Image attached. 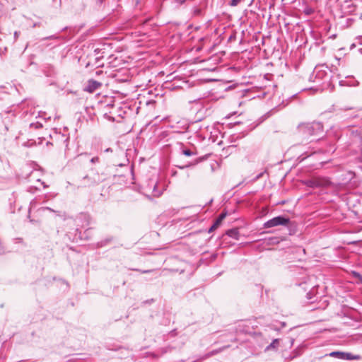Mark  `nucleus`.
Returning a JSON list of instances; mask_svg holds the SVG:
<instances>
[{
    "label": "nucleus",
    "instance_id": "nucleus-10",
    "mask_svg": "<svg viewBox=\"0 0 362 362\" xmlns=\"http://www.w3.org/2000/svg\"><path fill=\"white\" fill-rule=\"evenodd\" d=\"M226 213H223H223H221V214L219 215L218 218H220V219H221L222 221H223V219L226 218Z\"/></svg>",
    "mask_w": 362,
    "mask_h": 362
},
{
    "label": "nucleus",
    "instance_id": "nucleus-8",
    "mask_svg": "<svg viewBox=\"0 0 362 362\" xmlns=\"http://www.w3.org/2000/svg\"><path fill=\"white\" fill-rule=\"evenodd\" d=\"M240 1L241 0H231L230 6H236Z\"/></svg>",
    "mask_w": 362,
    "mask_h": 362
},
{
    "label": "nucleus",
    "instance_id": "nucleus-4",
    "mask_svg": "<svg viewBox=\"0 0 362 362\" xmlns=\"http://www.w3.org/2000/svg\"><path fill=\"white\" fill-rule=\"evenodd\" d=\"M101 83L98 81L94 80H90L88 82L87 86L84 88V90L88 93H93L95 90L100 88Z\"/></svg>",
    "mask_w": 362,
    "mask_h": 362
},
{
    "label": "nucleus",
    "instance_id": "nucleus-12",
    "mask_svg": "<svg viewBox=\"0 0 362 362\" xmlns=\"http://www.w3.org/2000/svg\"><path fill=\"white\" fill-rule=\"evenodd\" d=\"M354 274L356 276L361 277L360 274H358V273H356V272H354Z\"/></svg>",
    "mask_w": 362,
    "mask_h": 362
},
{
    "label": "nucleus",
    "instance_id": "nucleus-7",
    "mask_svg": "<svg viewBox=\"0 0 362 362\" xmlns=\"http://www.w3.org/2000/svg\"><path fill=\"white\" fill-rule=\"evenodd\" d=\"M300 128L301 131L305 132L307 129L310 130V129L313 128V127H311L309 124H302V125L300 126Z\"/></svg>",
    "mask_w": 362,
    "mask_h": 362
},
{
    "label": "nucleus",
    "instance_id": "nucleus-11",
    "mask_svg": "<svg viewBox=\"0 0 362 362\" xmlns=\"http://www.w3.org/2000/svg\"><path fill=\"white\" fill-rule=\"evenodd\" d=\"M278 343H279L278 340H276H276H274V341H273V343H272V344H271V345H270V346H275V344H278Z\"/></svg>",
    "mask_w": 362,
    "mask_h": 362
},
{
    "label": "nucleus",
    "instance_id": "nucleus-3",
    "mask_svg": "<svg viewBox=\"0 0 362 362\" xmlns=\"http://www.w3.org/2000/svg\"><path fill=\"white\" fill-rule=\"evenodd\" d=\"M312 187H322V186H328L330 185V181L327 179L320 178V177H315L311 181Z\"/></svg>",
    "mask_w": 362,
    "mask_h": 362
},
{
    "label": "nucleus",
    "instance_id": "nucleus-1",
    "mask_svg": "<svg viewBox=\"0 0 362 362\" xmlns=\"http://www.w3.org/2000/svg\"><path fill=\"white\" fill-rule=\"evenodd\" d=\"M288 223L289 219L288 218L284 216H276L264 223V227L265 228H269L279 226H287Z\"/></svg>",
    "mask_w": 362,
    "mask_h": 362
},
{
    "label": "nucleus",
    "instance_id": "nucleus-6",
    "mask_svg": "<svg viewBox=\"0 0 362 362\" xmlns=\"http://www.w3.org/2000/svg\"><path fill=\"white\" fill-rule=\"evenodd\" d=\"M226 234L230 237L237 239L239 235V232L238 229L235 228L228 230Z\"/></svg>",
    "mask_w": 362,
    "mask_h": 362
},
{
    "label": "nucleus",
    "instance_id": "nucleus-2",
    "mask_svg": "<svg viewBox=\"0 0 362 362\" xmlns=\"http://www.w3.org/2000/svg\"><path fill=\"white\" fill-rule=\"evenodd\" d=\"M330 356L337 357L339 359L343 360H351V359H358V356H353L351 354L344 353L341 351H333L329 354Z\"/></svg>",
    "mask_w": 362,
    "mask_h": 362
},
{
    "label": "nucleus",
    "instance_id": "nucleus-9",
    "mask_svg": "<svg viewBox=\"0 0 362 362\" xmlns=\"http://www.w3.org/2000/svg\"><path fill=\"white\" fill-rule=\"evenodd\" d=\"M183 153H184L185 156H190L192 155V152H191V151H190V150H188V149L185 150V151H183Z\"/></svg>",
    "mask_w": 362,
    "mask_h": 362
},
{
    "label": "nucleus",
    "instance_id": "nucleus-5",
    "mask_svg": "<svg viewBox=\"0 0 362 362\" xmlns=\"http://www.w3.org/2000/svg\"><path fill=\"white\" fill-rule=\"evenodd\" d=\"M222 221H223L221 219H220V218L218 217L217 219L216 220V221L214 222V223L209 228V232L211 233V232H213L215 230H216L219 227V226L221 224Z\"/></svg>",
    "mask_w": 362,
    "mask_h": 362
}]
</instances>
